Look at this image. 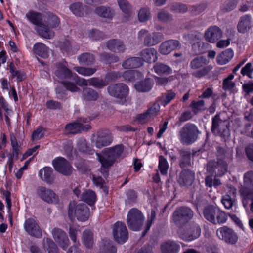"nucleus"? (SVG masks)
<instances>
[{"instance_id": "nucleus-1", "label": "nucleus", "mask_w": 253, "mask_h": 253, "mask_svg": "<svg viewBox=\"0 0 253 253\" xmlns=\"http://www.w3.org/2000/svg\"><path fill=\"white\" fill-rule=\"evenodd\" d=\"M123 152L124 146L120 144L104 149L102 155L96 153L97 159L101 164V169H108L116 161L124 158Z\"/></svg>"}, {"instance_id": "nucleus-44", "label": "nucleus", "mask_w": 253, "mask_h": 253, "mask_svg": "<svg viewBox=\"0 0 253 253\" xmlns=\"http://www.w3.org/2000/svg\"><path fill=\"white\" fill-rule=\"evenodd\" d=\"M123 76L125 80L132 82L140 79L142 75L137 71H127L123 74Z\"/></svg>"}, {"instance_id": "nucleus-29", "label": "nucleus", "mask_w": 253, "mask_h": 253, "mask_svg": "<svg viewBox=\"0 0 253 253\" xmlns=\"http://www.w3.org/2000/svg\"><path fill=\"white\" fill-rule=\"evenodd\" d=\"M233 55V50L230 48L227 49L217 56L216 61L219 65H224L229 62Z\"/></svg>"}, {"instance_id": "nucleus-36", "label": "nucleus", "mask_w": 253, "mask_h": 253, "mask_svg": "<svg viewBox=\"0 0 253 253\" xmlns=\"http://www.w3.org/2000/svg\"><path fill=\"white\" fill-rule=\"evenodd\" d=\"M81 199L90 205H93L96 201V195L92 190H88L83 193Z\"/></svg>"}, {"instance_id": "nucleus-55", "label": "nucleus", "mask_w": 253, "mask_h": 253, "mask_svg": "<svg viewBox=\"0 0 253 253\" xmlns=\"http://www.w3.org/2000/svg\"><path fill=\"white\" fill-rule=\"evenodd\" d=\"M74 69L80 74L84 76H89L93 75L96 71L94 68H84L76 67Z\"/></svg>"}, {"instance_id": "nucleus-22", "label": "nucleus", "mask_w": 253, "mask_h": 253, "mask_svg": "<svg viewBox=\"0 0 253 253\" xmlns=\"http://www.w3.org/2000/svg\"><path fill=\"white\" fill-rule=\"evenodd\" d=\"M236 189L231 188L226 194L222 197L221 202L227 209H231L236 202Z\"/></svg>"}, {"instance_id": "nucleus-6", "label": "nucleus", "mask_w": 253, "mask_h": 253, "mask_svg": "<svg viewBox=\"0 0 253 253\" xmlns=\"http://www.w3.org/2000/svg\"><path fill=\"white\" fill-rule=\"evenodd\" d=\"M209 61L203 56H199L192 59L189 64L190 68L197 70L192 73V75L196 78H200L207 75L212 69V66L208 65Z\"/></svg>"}, {"instance_id": "nucleus-30", "label": "nucleus", "mask_w": 253, "mask_h": 253, "mask_svg": "<svg viewBox=\"0 0 253 253\" xmlns=\"http://www.w3.org/2000/svg\"><path fill=\"white\" fill-rule=\"evenodd\" d=\"M141 56L143 62H155L157 58V51L154 48L145 49L141 52Z\"/></svg>"}, {"instance_id": "nucleus-58", "label": "nucleus", "mask_w": 253, "mask_h": 253, "mask_svg": "<svg viewBox=\"0 0 253 253\" xmlns=\"http://www.w3.org/2000/svg\"><path fill=\"white\" fill-rule=\"evenodd\" d=\"M238 3V0H227L223 6V11L227 12L234 10Z\"/></svg>"}, {"instance_id": "nucleus-11", "label": "nucleus", "mask_w": 253, "mask_h": 253, "mask_svg": "<svg viewBox=\"0 0 253 253\" xmlns=\"http://www.w3.org/2000/svg\"><path fill=\"white\" fill-rule=\"evenodd\" d=\"M218 237L227 244H234L238 241V236L234 231L226 226L220 227L216 231Z\"/></svg>"}, {"instance_id": "nucleus-20", "label": "nucleus", "mask_w": 253, "mask_h": 253, "mask_svg": "<svg viewBox=\"0 0 253 253\" xmlns=\"http://www.w3.org/2000/svg\"><path fill=\"white\" fill-rule=\"evenodd\" d=\"M52 235L55 241L62 249L65 250L68 247L69 241L65 232L60 229L54 228Z\"/></svg>"}, {"instance_id": "nucleus-28", "label": "nucleus", "mask_w": 253, "mask_h": 253, "mask_svg": "<svg viewBox=\"0 0 253 253\" xmlns=\"http://www.w3.org/2000/svg\"><path fill=\"white\" fill-rule=\"evenodd\" d=\"M217 206L213 205H209L206 206L203 210V214L204 218L209 222L212 224L213 222L216 221L214 218V213H215V210Z\"/></svg>"}, {"instance_id": "nucleus-12", "label": "nucleus", "mask_w": 253, "mask_h": 253, "mask_svg": "<svg viewBox=\"0 0 253 253\" xmlns=\"http://www.w3.org/2000/svg\"><path fill=\"white\" fill-rule=\"evenodd\" d=\"M112 136L108 130H104L93 135L92 138V143L98 148L109 145L112 142Z\"/></svg>"}, {"instance_id": "nucleus-17", "label": "nucleus", "mask_w": 253, "mask_h": 253, "mask_svg": "<svg viewBox=\"0 0 253 253\" xmlns=\"http://www.w3.org/2000/svg\"><path fill=\"white\" fill-rule=\"evenodd\" d=\"M221 29L217 26H212L208 28L205 33L206 40L211 43H215L222 36Z\"/></svg>"}, {"instance_id": "nucleus-3", "label": "nucleus", "mask_w": 253, "mask_h": 253, "mask_svg": "<svg viewBox=\"0 0 253 253\" xmlns=\"http://www.w3.org/2000/svg\"><path fill=\"white\" fill-rule=\"evenodd\" d=\"M211 131L213 134L220 136L225 141L230 136L229 121L222 120L220 114H217L212 118Z\"/></svg>"}, {"instance_id": "nucleus-4", "label": "nucleus", "mask_w": 253, "mask_h": 253, "mask_svg": "<svg viewBox=\"0 0 253 253\" xmlns=\"http://www.w3.org/2000/svg\"><path fill=\"white\" fill-rule=\"evenodd\" d=\"M90 215L89 209L84 203H77L74 201L69 205L68 216L73 220L76 217L79 221H85Z\"/></svg>"}, {"instance_id": "nucleus-5", "label": "nucleus", "mask_w": 253, "mask_h": 253, "mask_svg": "<svg viewBox=\"0 0 253 253\" xmlns=\"http://www.w3.org/2000/svg\"><path fill=\"white\" fill-rule=\"evenodd\" d=\"M199 133L200 131L195 125L187 123L179 132L180 141L184 145H190L196 141Z\"/></svg>"}, {"instance_id": "nucleus-10", "label": "nucleus", "mask_w": 253, "mask_h": 253, "mask_svg": "<svg viewBox=\"0 0 253 253\" xmlns=\"http://www.w3.org/2000/svg\"><path fill=\"white\" fill-rule=\"evenodd\" d=\"M227 164L224 160L215 161L211 160L208 162L206 165L207 171L214 177L221 176L226 172Z\"/></svg>"}, {"instance_id": "nucleus-46", "label": "nucleus", "mask_w": 253, "mask_h": 253, "mask_svg": "<svg viewBox=\"0 0 253 253\" xmlns=\"http://www.w3.org/2000/svg\"><path fill=\"white\" fill-rule=\"evenodd\" d=\"M77 148L79 151L86 152L88 154H93L95 152L93 149L87 146L86 141L84 138L79 140L77 143Z\"/></svg>"}, {"instance_id": "nucleus-24", "label": "nucleus", "mask_w": 253, "mask_h": 253, "mask_svg": "<svg viewBox=\"0 0 253 253\" xmlns=\"http://www.w3.org/2000/svg\"><path fill=\"white\" fill-rule=\"evenodd\" d=\"M251 17L246 14L241 16L237 25V30L239 33H245L251 27Z\"/></svg>"}, {"instance_id": "nucleus-40", "label": "nucleus", "mask_w": 253, "mask_h": 253, "mask_svg": "<svg viewBox=\"0 0 253 253\" xmlns=\"http://www.w3.org/2000/svg\"><path fill=\"white\" fill-rule=\"evenodd\" d=\"M169 7L174 13H184L188 10L187 5L177 2L170 3L169 5Z\"/></svg>"}, {"instance_id": "nucleus-52", "label": "nucleus", "mask_w": 253, "mask_h": 253, "mask_svg": "<svg viewBox=\"0 0 253 253\" xmlns=\"http://www.w3.org/2000/svg\"><path fill=\"white\" fill-rule=\"evenodd\" d=\"M79 62L81 64L88 65L94 61L93 55L89 53H84L78 57Z\"/></svg>"}, {"instance_id": "nucleus-9", "label": "nucleus", "mask_w": 253, "mask_h": 253, "mask_svg": "<svg viewBox=\"0 0 253 253\" xmlns=\"http://www.w3.org/2000/svg\"><path fill=\"white\" fill-rule=\"evenodd\" d=\"M108 91L110 95L119 99L120 103L124 104L126 102L129 89L126 85L119 83L110 85L108 87Z\"/></svg>"}, {"instance_id": "nucleus-16", "label": "nucleus", "mask_w": 253, "mask_h": 253, "mask_svg": "<svg viewBox=\"0 0 253 253\" xmlns=\"http://www.w3.org/2000/svg\"><path fill=\"white\" fill-rule=\"evenodd\" d=\"M37 194L42 200L48 203H57L59 198L51 190L44 187H40L37 190Z\"/></svg>"}, {"instance_id": "nucleus-18", "label": "nucleus", "mask_w": 253, "mask_h": 253, "mask_svg": "<svg viewBox=\"0 0 253 253\" xmlns=\"http://www.w3.org/2000/svg\"><path fill=\"white\" fill-rule=\"evenodd\" d=\"M181 47L180 42L176 40H169L162 42L159 47L160 53L168 55L172 51L179 49Z\"/></svg>"}, {"instance_id": "nucleus-43", "label": "nucleus", "mask_w": 253, "mask_h": 253, "mask_svg": "<svg viewBox=\"0 0 253 253\" xmlns=\"http://www.w3.org/2000/svg\"><path fill=\"white\" fill-rule=\"evenodd\" d=\"M82 241L86 247H91L93 244V233L89 230H85L82 234Z\"/></svg>"}, {"instance_id": "nucleus-48", "label": "nucleus", "mask_w": 253, "mask_h": 253, "mask_svg": "<svg viewBox=\"0 0 253 253\" xmlns=\"http://www.w3.org/2000/svg\"><path fill=\"white\" fill-rule=\"evenodd\" d=\"M189 106L192 108V111L195 114L206 109L205 107V101L203 100H200L197 101H193L190 104Z\"/></svg>"}, {"instance_id": "nucleus-61", "label": "nucleus", "mask_w": 253, "mask_h": 253, "mask_svg": "<svg viewBox=\"0 0 253 253\" xmlns=\"http://www.w3.org/2000/svg\"><path fill=\"white\" fill-rule=\"evenodd\" d=\"M204 53L203 46L200 42L194 43L192 45L191 54L193 56L199 55Z\"/></svg>"}, {"instance_id": "nucleus-38", "label": "nucleus", "mask_w": 253, "mask_h": 253, "mask_svg": "<svg viewBox=\"0 0 253 253\" xmlns=\"http://www.w3.org/2000/svg\"><path fill=\"white\" fill-rule=\"evenodd\" d=\"M153 84L152 81L148 79L143 81L137 83L135 84V87L139 91L146 92L151 89Z\"/></svg>"}, {"instance_id": "nucleus-39", "label": "nucleus", "mask_w": 253, "mask_h": 253, "mask_svg": "<svg viewBox=\"0 0 253 253\" xmlns=\"http://www.w3.org/2000/svg\"><path fill=\"white\" fill-rule=\"evenodd\" d=\"M215 212L216 213H214V218L216 221L213 222L212 224L216 225L225 223L227 219L226 213L224 211L221 210L218 207L216 209Z\"/></svg>"}, {"instance_id": "nucleus-50", "label": "nucleus", "mask_w": 253, "mask_h": 253, "mask_svg": "<svg viewBox=\"0 0 253 253\" xmlns=\"http://www.w3.org/2000/svg\"><path fill=\"white\" fill-rule=\"evenodd\" d=\"M207 8V4L204 3L191 6L189 8V12L193 15L201 14Z\"/></svg>"}, {"instance_id": "nucleus-54", "label": "nucleus", "mask_w": 253, "mask_h": 253, "mask_svg": "<svg viewBox=\"0 0 253 253\" xmlns=\"http://www.w3.org/2000/svg\"><path fill=\"white\" fill-rule=\"evenodd\" d=\"M138 20L141 22H145L151 18V13L149 9L146 8L140 9L138 13Z\"/></svg>"}, {"instance_id": "nucleus-60", "label": "nucleus", "mask_w": 253, "mask_h": 253, "mask_svg": "<svg viewBox=\"0 0 253 253\" xmlns=\"http://www.w3.org/2000/svg\"><path fill=\"white\" fill-rule=\"evenodd\" d=\"M175 93L172 91L168 92L163 96H162L160 99L161 103L165 106L167 104L169 103L175 97Z\"/></svg>"}, {"instance_id": "nucleus-23", "label": "nucleus", "mask_w": 253, "mask_h": 253, "mask_svg": "<svg viewBox=\"0 0 253 253\" xmlns=\"http://www.w3.org/2000/svg\"><path fill=\"white\" fill-rule=\"evenodd\" d=\"M157 115L156 107H152L146 112L136 115L135 121L138 123L143 124L147 123L151 118Z\"/></svg>"}, {"instance_id": "nucleus-42", "label": "nucleus", "mask_w": 253, "mask_h": 253, "mask_svg": "<svg viewBox=\"0 0 253 253\" xmlns=\"http://www.w3.org/2000/svg\"><path fill=\"white\" fill-rule=\"evenodd\" d=\"M87 7L84 6L81 3H75L70 6V9L72 12L77 16H82L84 15V12Z\"/></svg>"}, {"instance_id": "nucleus-25", "label": "nucleus", "mask_w": 253, "mask_h": 253, "mask_svg": "<svg viewBox=\"0 0 253 253\" xmlns=\"http://www.w3.org/2000/svg\"><path fill=\"white\" fill-rule=\"evenodd\" d=\"M162 253H178L180 246L173 241L169 240L161 245Z\"/></svg>"}, {"instance_id": "nucleus-7", "label": "nucleus", "mask_w": 253, "mask_h": 253, "mask_svg": "<svg viewBox=\"0 0 253 253\" xmlns=\"http://www.w3.org/2000/svg\"><path fill=\"white\" fill-rule=\"evenodd\" d=\"M194 216L191 209L186 206L177 207L172 214L173 223L178 227H182L191 220Z\"/></svg>"}, {"instance_id": "nucleus-8", "label": "nucleus", "mask_w": 253, "mask_h": 253, "mask_svg": "<svg viewBox=\"0 0 253 253\" xmlns=\"http://www.w3.org/2000/svg\"><path fill=\"white\" fill-rule=\"evenodd\" d=\"M144 217L142 213L137 209H131L127 216V224L130 229L138 231L140 229Z\"/></svg>"}, {"instance_id": "nucleus-21", "label": "nucleus", "mask_w": 253, "mask_h": 253, "mask_svg": "<svg viewBox=\"0 0 253 253\" xmlns=\"http://www.w3.org/2000/svg\"><path fill=\"white\" fill-rule=\"evenodd\" d=\"M24 228L31 236L40 237L42 236V231L36 221L33 218H28L25 221Z\"/></svg>"}, {"instance_id": "nucleus-56", "label": "nucleus", "mask_w": 253, "mask_h": 253, "mask_svg": "<svg viewBox=\"0 0 253 253\" xmlns=\"http://www.w3.org/2000/svg\"><path fill=\"white\" fill-rule=\"evenodd\" d=\"M233 78L234 75L230 74L223 80L222 83V88L223 90H231L235 87V83L231 81Z\"/></svg>"}, {"instance_id": "nucleus-33", "label": "nucleus", "mask_w": 253, "mask_h": 253, "mask_svg": "<svg viewBox=\"0 0 253 253\" xmlns=\"http://www.w3.org/2000/svg\"><path fill=\"white\" fill-rule=\"evenodd\" d=\"M179 154L180 161L179 165L180 167L184 169L191 167V153L189 151L181 150Z\"/></svg>"}, {"instance_id": "nucleus-13", "label": "nucleus", "mask_w": 253, "mask_h": 253, "mask_svg": "<svg viewBox=\"0 0 253 253\" xmlns=\"http://www.w3.org/2000/svg\"><path fill=\"white\" fill-rule=\"evenodd\" d=\"M113 235L115 240L119 243H125L128 239V232L125 224L117 222L113 226Z\"/></svg>"}, {"instance_id": "nucleus-62", "label": "nucleus", "mask_w": 253, "mask_h": 253, "mask_svg": "<svg viewBox=\"0 0 253 253\" xmlns=\"http://www.w3.org/2000/svg\"><path fill=\"white\" fill-rule=\"evenodd\" d=\"M62 84H63L64 87L67 89V90L72 92H78L80 89L77 86V84L76 82L74 81V83L71 81H63L62 82Z\"/></svg>"}, {"instance_id": "nucleus-47", "label": "nucleus", "mask_w": 253, "mask_h": 253, "mask_svg": "<svg viewBox=\"0 0 253 253\" xmlns=\"http://www.w3.org/2000/svg\"><path fill=\"white\" fill-rule=\"evenodd\" d=\"M84 98L86 100H96L99 97L98 93L91 88L83 89Z\"/></svg>"}, {"instance_id": "nucleus-64", "label": "nucleus", "mask_w": 253, "mask_h": 253, "mask_svg": "<svg viewBox=\"0 0 253 253\" xmlns=\"http://www.w3.org/2000/svg\"><path fill=\"white\" fill-rule=\"evenodd\" d=\"M45 130L42 127L38 128L32 133V141H37L42 138L44 135Z\"/></svg>"}, {"instance_id": "nucleus-27", "label": "nucleus", "mask_w": 253, "mask_h": 253, "mask_svg": "<svg viewBox=\"0 0 253 253\" xmlns=\"http://www.w3.org/2000/svg\"><path fill=\"white\" fill-rule=\"evenodd\" d=\"M39 176L41 179L48 183H52L54 179L52 169L50 167H44L40 169L39 172Z\"/></svg>"}, {"instance_id": "nucleus-57", "label": "nucleus", "mask_w": 253, "mask_h": 253, "mask_svg": "<svg viewBox=\"0 0 253 253\" xmlns=\"http://www.w3.org/2000/svg\"><path fill=\"white\" fill-rule=\"evenodd\" d=\"M158 36L157 33H153L147 36L144 39L145 44L152 46L157 43Z\"/></svg>"}, {"instance_id": "nucleus-45", "label": "nucleus", "mask_w": 253, "mask_h": 253, "mask_svg": "<svg viewBox=\"0 0 253 253\" xmlns=\"http://www.w3.org/2000/svg\"><path fill=\"white\" fill-rule=\"evenodd\" d=\"M9 71L11 74L12 79L16 78L17 82L22 81L25 78V74L19 70H16L13 63L9 65Z\"/></svg>"}, {"instance_id": "nucleus-19", "label": "nucleus", "mask_w": 253, "mask_h": 253, "mask_svg": "<svg viewBox=\"0 0 253 253\" xmlns=\"http://www.w3.org/2000/svg\"><path fill=\"white\" fill-rule=\"evenodd\" d=\"M201 234L200 226L194 223L190 224L185 232L182 235V238L186 241H191L198 238Z\"/></svg>"}, {"instance_id": "nucleus-37", "label": "nucleus", "mask_w": 253, "mask_h": 253, "mask_svg": "<svg viewBox=\"0 0 253 253\" xmlns=\"http://www.w3.org/2000/svg\"><path fill=\"white\" fill-rule=\"evenodd\" d=\"M84 130L82 124L80 123H72L67 125L65 126V131L68 134H76Z\"/></svg>"}, {"instance_id": "nucleus-35", "label": "nucleus", "mask_w": 253, "mask_h": 253, "mask_svg": "<svg viewBox=\"0 0 253 253\" xmlns=\"http://www.w3.org/2000/svg\"><path fill=\"white\" fill-rule=\"evenodd\" d=\"M95 13L100 17L111 18L114 15L113 10L110 7L99 6L95 9Z\"/></svg>"}, {"instance_id": "nucleus-53", "label": "nucleus", "mask_w": 253, "mask_h": 253, "mask_svg": "<svg viewBox=\"0 0 253 253\" xmlns=\"http://www.w3.org/2000/svg\"><path fill=\"white\" fill-rule=\"evenodd\" d=\"M44 248L48 250V253H59L56 245L49 238H46L44 240Z\"/></svg>"}, {"instance_id": "nucleus-59", "label": "nucleus", "mask_w": 253, "mask_h": 253, "mask_svg": "<svg viewBox=\"0 0 253 253\" xmlns=\"http://www.w3.org/2000/svg\"><path fill=\"white\" fill-rule=\"evenodd\" d=\"M169 169V165L164 157L159 156V170L162 175H166Z\"/></svg>"}, {"instance_id": "nucleus-51", "label": "nucleus", "mask_w": 253, "mask_h": 253, "mask_svg": "<svg viewBox=\"0 0 253 253\" xmlns=\"http://www.w3.org/2000/svg\"><path fill=\"white\" fill-rule=\"evenodd\" d=\"M89 85L97 88H101L108 84V81L97 78H91L88 79Z\"/></svg>"}, {"instance_id": "nucleus-49", "label": "nucleus", "mask_w": 253, "mask_h": 253, "mask_svg": "<svg viewBox=\"0 0 253 253\" xmlns=\"http://www.w3.org/2000/svg\"><path fill=\"white\" fill-rule=\"evenodd\" d=\"M117 3L124 14L128 16L130 15L131 13V6L126 0H117Z\"/></svg>"}, {"instance_id": "nucleus-2", "label": "nucleus", "mask_w": 253, "mask_h": 253, "mask_svg": "<svg viewBox=\"0 0 253 253\" xmlns=\"http://www.w3.org/2000/svg\"><path fill=\"white\" fill-rule=\"evenodd\" d=\"M26 17L31 23L34 24L39 35L46 39H51L54 36V32L48 30L42 22V16L38 12L30 11L26 14Z\"/></svg>"}, {"instance_id": "nucleus-31", "label": "nucleus", "mask_w": 253, "mask_h": 253, "mask_svg": "<svg viewBox=\"0 0 253 253\" xmlns=\"http://www.w3.org/2000/svg\"><path fill=\"white\" fill-rule=\"evenodd\" d=\"M107 48L115 52H123L125 50V46L122 41L119 40H110L107 42Z\"/></svg>"}, {"instance_id": "nucleus-26", "label": "nucleus", "mask_w": 253, "mask_h": 253, "mask_svg": "<svg viewBox=\"0 0 253 253\" xmlns=\"http://www.w3.org/2000/svg\"><path fill=\"white\" fill-rule=\"evenodd\" d=\"M55 74L61 80L68 79L71 80L73 74L67 67L63 65H58Z\"/></svg>"}, {"instance_id": "nucleus-15", "label": "nucleus", "mask_w": 253, "mask_h": 253, "mask_svg": "<svg viewBox=\"0 0 253 253\" xmlns=\"http://www.w3.org/2000/svg\"><path fill=\"white\" fill-rule=\"evenodd\" d=\"M195 179L194 171L190 169H184L179 174L177 181L181 187H189Z\"/></svg>"}, {"instance_id": "nucleus-41", "label": "nucleus", "mask_w": 253, "mask_h": 253, "mask_svg": "<svg viewBox=\"0 0 253 253\" xmlns=\"http://www.w3.org/2000/svg\"><path fill=\"white\" fill-rule=\"evenodd\" d=\"M46 23L47 26L45 25L46 27L48 29L49 28H54L58 27L60 24V20L59 18L53 13L48 14L46 17Z\"/></svg>"}, {"instance_id": "nucleus-32", "label": "nucleus", "mask_w": 253, "mask_h": 253, "mask_svg": "<svg viewBox=\"0 0 253 253\" xmlns=\"http://www.w3.org/2000/svg\"><path fill=\"white\" fill-rule=\"evenodd\" d=\"M143 64V61L139 57H132L126 60L122 64L125 69L138 68Z\"/></svg>"}, {"instance_id": "nucleus-14", "label": "nucleus", "mask_w": 253, "mask_h": 253, "mask_svg": "<svg viewBox=\"0 0 253 253\" xmlns=\"http://www.w3.org/2000/svg\"><path fill=\"white\" fill-rule=\"evenodd\" d=\"M55 170L65 175H69L72 172V168L70 163L62 157H58L52 161Z\"/></svg>"}, {"instance_id": "nucleus-63", "label": "nucleus", "mask_w": 253, "mask_h": 253, "mask_svg": "<svg viewBox=\"0 0 253 253\" xmlns=\"http://www.w3.org/2000/svg\"><path fill=\"white\" fill-rule=\"evenodd\" d=\"M244 186H253V171H250L244 175Z\"/></svg>"}, {"instance_id": "nucleus-34", "label": "nucleus", "mask_w": 253, "mask_h": 253, "mask_svg": "<svg viewBox=\"0 0 253 253\" xmlns=\"http://www.w3.org/2000/svg\"><path fill=\"white\" fill-rule=\"evenodd\" d=\"M33 51L36 54L43 58L47 57L49 52V48L42 43L35 44L33 47Z\"/></svg>"}]
</instances>
